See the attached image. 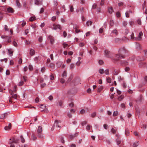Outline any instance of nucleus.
I'll return each instance as SVG.
<instances>
[{"label":"nucleus","instance_id":"41","mask_svg":"<svg viewBox=\"0 0 147 147\" xmlns=\"http://www.w3.org/2000/svg\"><path fill=\"white\" fill-rule=\"evenodd\" d=\"M122 24L124 26H126L127 24V22L126 21H123L122 22Z\"/></svg>","mask_w":147,"mask_h":147},{"label":"nucleus","instance_id":"60","mask_svg":"<svg viewBox=\"0 0 147 147\" xmlns=\"http://www.w3.org/2000/svg\"><path fill=\"white\" fill-rule=\"evenodd\" d=\"M4 29L6 31H8L9 30V29L8 28V27L6 25H5Z\"/></svg>","mask_w":147,"mask_h":147},{"label":"nucleus","instance_id":"34","mask_svg":"<svg viewBox=\"0 0 147 147\" xmlns=\"http://www.w3.org/2000/svg\"><path fill=\"white\" fill-rule=\"evenodd\" d=\"M114 23L113 21V20H111L110 21V25L111 26H113L114 25Z\"/></svg>","mask_w":147,"mask_h":147},{"label":"nucleus","instance_id":"43","mask_svg":"<svg viewBox=\"0 0 147 147\" xmlns=\"http://www.w3.org/2000/svg\"><path fill=\"white\" fill-rule=\"evenodd\" d=\"M70 7V11L71 12H73L74 11V7L73 6H69Z\"/></svg>","mask_w":147,"mask_h":147},{"label":"nucleus","instance_id":"56","mask_svg":"<svg viewBox=\"0 0 147 147\" xmlns=\"http://www.w3.org/2000/svg\"><path fill=\"white\" fill-rule=\"evenodd\" d=\"M117 144V145H119L121 143V141L119 139H117L116 140Z\"/></svg>","mask_w":147,"mask_h":147},{"label":"nucleus","instance_id":"35","mask_svg":"<svg viewBox=\"0 0 147 147\" xmlns=\"http://www.w3.org/2000/svg\"><path fill=\"white\" fill-rule=\"evenodd\" d=\"M12 143H14L15 144H17L19 142V140L18 139H14L13 140L12 142H11Z\"/></svg>","mask_w":147,"mask_h":147},{"label":"nucleus","instance_id":"39","mask_svg":"<svg viewBox=\"0 0 147 147\" xmlns=\"http://www.w3.org/2000/svg\"><path fill=\"white\" fill-rule=\"evenodd\" d=\"M118 114V113L117 111H115L114 112L113 114V116H115L117 115Z\"/></svg>","mask_w":147,"mask_h":147},{"label":"nucleus","instance_id":"10","mask_svg":"<svg viewBox=\"0 0 147 147\" xmlns=\"http://www.w3.org/2000/svg\"><path fill=\"white\" fill-rule=\"evenodd\" d=\"M48 38L50 40L51 43L53 44L54 42V40L53 37L51 36H49Z\"/></svg>","mask_w":147,"mask_h":147},{"label":"nucleus","instance_id":"53","mask_svg":"<svg viewBox=\"0 0 147 147\" xmlns=\"http://www.w3.org/2000/svg\"><path fill=\"white\" fill-rule=\"evenodd\" d=\"M28 68L29 69L30 71H32L33 69V67L31 65H29L28 66Z\"/></svg>","mask_w":147,"mask_h":147},{"label":"nucleus","instance_id":"16","mask_svg":"<svg viewBox=\"0 0 147 147\" xmlns=\"http://www.w3.org/2000/svg\"><path fill=\"white\" fill-rule=\"evenodd\" d=\"M143 35V33L142 32H140L139 34L138 38H137V40H140L141 38V36Z\"/></svg>","mask_w":147,"mask_h":147},{"label":"nucleus","instance_id":"61","mask_svg":"<svg viewBox=\"0 0 147 147\" xmlns=\"http://www.w3.org/2000/svg\"><path fill=\"white\" fill-rule=\"evenodd\" d=\"M122 85L123 86V88H125L126 87V84L124 81H123V83L122 84Z\"/></svg>","mask_w":147,"mask_h":147},{"label":"nucleus","instance_id":"24","mask_svg":"<svg viewBox=\"0 0 147 147\" xmlns=\"http://www.w3.org/2000/svg\"><path fill=\"white\" fill-rule=\"evenodd\" d=\"M20 138L22 142L24 143L25 142V140L22 136L21 135L20 136Z\"/></svg>","mask_w":147,"mask_h":147},{"label":"nucleus","instance_id":"27","mask_svg":"<svg viewBox=\"0 0 147 147\" xmlns=\"http://www.w3.org/2000/svg\"><path fill=\"white\" fill-rule=\"evenodd\" d=\"M98 71L99 73L101 74H102L105 73V71L102 69H100L98 70Z\"/></svg>","mask_w":147,"mask_h":147},{"label":"nucleus","instance_id":"50","mask_svg":"<svg viewBox=\"0 0 147 147\" xmlns=\"http://www.w3.org/2000/svg\"><path fill=\"white\" fill-rule=\"evenodd\" d=\"M35 19V17H31L29 18V20L30 21H32L34 20Z\"/></svg>","mask_w":147,"mask_h":147},{"label":"nucleus","instance_id":"4","mask_svg":"<svg viewBox=\"0 0 147 147\" xmlns=\"http://www.w3.org/2000/svg\"><path fill=\"white\" fill-rule=\"evenodd\" d=\"M51 28L52 30H56L57 29L61 30L62 28V27L59 24H54Z\"/></svg>","mask_w":147,"mask_h":147},{"label":"nucleus","instance_id":"48","mask_svg":"<svg viewBox=\"0 0 147 147\" xmlns=\"http://www.w3.org/2000/svg\"><path fill=\"white\" fill-rule=\"evenodd\" d=\"M79 28V26L77 25H75L73 26V28L74 29H75V30L76 29H77Z\"/></svg>","mask_w":147,"mask_h":147},{"label":"nucleus","instance_id":"64","mask_svg":"<svg viewBox=\"0 0 147 147\" xmlns=\"http://www.w3.org/2000/svg\"><path fill=\"white\" fill-rule=\"evenodd\" d=\"M9 144H11L10 147H15V145L13 143L10 142H9Z\"/></svg>","mask_w":147,"mask_h":147},{"label":"nucleus","instance_id":"6","mask_svg":"<svg viewBox=\"0 0 147 147\" xmlns=\"http://www.w3.org/2000/svg\"><path fill=\"white\" fill-rule=\"evenodd\" d=\"M42 131V127L41 126H39L37 129V136L40 138L43 137V135H42L41 132Z\"/></svg>","mask_w":147,"mask_h":147},{"label":"nucleus","instance_id":"58","mask_svg":"<svg viewBox=\"0 0 147 147\" xmlns=\"http://www.w3.org/2000/svg\"><path fill=\"white\" fill-rule=\"evenodd\" d=\"M87 123V121H83L81 123V124L82 125V126H84V125H86Z\"/></svg>","mask_w":147,"mask_h":147},{"label":"nucleus","instance_id":"55","mask_svg":"<svg viewBox=\"0 0 147 147\" xmlns=\"http://www.w3.org/2000/svg\"><path fill=\"white\" fill-rule=\"evenodd\" d=\"M63 36L65 38L67 36V34L65 31H63Z\"/></svg>","mask_w":147,"mask_h":147},{"label":"nucleus","instance_id":"17","mask_svg":"<svg viewBox=\"0 0 147 147\" xmlns=\"http://www.w3.org/2000/svg\"><path fill=\"white\" fill-rule=\"evenodd\" d=\"M35 51L33 49H31L30 50V53L31 55L32 56L34 55L35 54Z\"/></svg>","mask_w":147,"mask_h":147},{"label":"nucleus","instance_id":"18","mask_svg":"<svg viewBox=\"0 0 147 147\" xmlns=\"http://www.w3.org/2000/svg\"><path fill=\"white\" fill-rule=\"evenodd\" d=\"M117 78L118 81L120 82H123V78H122L121 76H118Z\"/></svg>","mask_w":147,"mask_h":147},{"label":"nucleus","instance_id":"5","mask_svg":"<svg viewBox=\"0 0 147 147\" xmlns=\"http://www.w3.org/2000/svg\"><path fill=\"white\" fill-rule=\"evenodd\" d=\"M127 51L126 50L124 47H123L119 49V50L118 52L119 55H123L126 53Z\"/></svg>","mask_w":147,"mask_h":147},{"label":"nucleus","instance_id":"38","mask_svg":"<svg viewBox=\"0 0 147 147\" xmlns=\"http://www.w3.org/2000/svg\"><path fill=\"white\" fill-rule=\"evenodd\" d=\"M112 33L115 34L116 35L118 34L117 31L115 29L113 30L112 31Z\"/></svg>","mask_w":147,"mask_h":147},{"label":"nucleus","instance_id":"42","mask_svg":"<svg viewBox=\"0 0 147 147\" xmlns=\"http://www.w3.org/2000/svg\"><path fill=\"white\" fill-rule=\"evenodd\" d=\"M50 79L51 80H53L54 79V76L53 74H51L50 76Z\"/></svg>","mask_w":147,"mask_h":147},{"label":"nucleus","instance_id":"20","mask_svg":"<svg viewBox=\"0 0 147 147\" xmlns=\"http://www.w3.org/2000/svg\"><path fill=\"white\" fill-rule=\"evenodd\" d=\"M124 97V95H121L118 97V100L119 101H121L123 100Z\"/></svg>","mask_w":147,"mask_h":147},{"label":"nucleus","instance_id":"46","mask_svg":"<svg viewBox=\"0 0 147 147\" xmlns=\"http://www.w3.org/2000/svg\"><path fill=\"white\" fill-rule=\"evenodd\" d=\"M13 45L15 47H17L18 46V44L15 41H13Z\"/></svg>","mask_w":147,"mask_h":147},{"label":"nucleus","instance_id":"45","mask_svg":"<svg viewBox=\"0 0 147 147\" xmlns=\"http://www.w3.org/2000/svg\"><path fill=\"white\" fill-rule=\"evenodd\" d=\"M116 16L117 17H119L121 16L120 13L119 11L117 12L116 13Z\"/></svg>","mask_w":147,"mask_h":147},{"label":"nucleus","instance_id":"57","mask_svg":"<svg viewBox=\"0 0 147 147\" xmlns=\"http://www.w3.org/2000/svg\"><path fill=\"white\" fill-rule=\"evenodd\" d=\"M137 22L138 24L140 25L141 24V21L140 19H138L137 20Z\"/></svg>","mask_w":147,"mask_h":147},{"label":"nucleus","instance_id":"62","mask_svg":"<svg viewBox=\"0 0 147 147\" xmlns=\"http://www.w3.org/2000/svg\"><path fill=\"white\" fill-rule=\"evenodd\" d=\"M69 107H72L74 106V105L73 102H71V103H69Z\"/></svg>","mask_w":147,"mask_h":147},{"label":"nucleus","instance_id":"14","mask_svg":"<svg viewBox=\"0 0 147 147\" xmlns=\"http://www.w3.org/2000/svg\"><path fill=\"white\" fill-rule=\"evenodd\" d=\"M136 44V49L138 50H139L141 49V46L138 43L135 42Z\"/></svg>","mask_w":147,"mask_h":147},{"label":"nucleus","instance_id":"12","mask_svg":"<svg viewBox=\"0 0 147 147\" xmlns=\"http://www.w3.org/2000/svg\"><path fill=\"white\" fill-rule=\"evenodd\" d=\"M132 12L131 11H130V10H129V11H127L125 13V16L127 18H128L129 17V14L130 13H132Z\"/></svg>","mask_w":147,"mask_h":147},{"label":"nucleus","instance_id":"13","mask_svg":"<svg viewBox=\"0 0 147 147\" xmlns=\"http://www.w3.org/2000/svg\"><path fill=\"white\" fill-rule=\"evenodd\" d=\"M109 52L107 50H105L104 51V54L106 57H110L109 55Z\"/></svg>","mask_w":147,"mask_h":147},{"label":"nucleus","instance_id":"9","mask_svg":"<svg viewBox=\"0 0 147 147\" xmlns=\"http://www.w3.org/2000/svg\"><path fill=\"white\" fill-rule=\"evenodd\" d=\"M11 94L12 95V98L14 99H17V95L16 94H14L13 91H11Z\"/></svg>","mask_w":147,"mask_h":147},{"label":"nucleus","instance_id":"40","mask_svg":"<svg viewBox=\"0 0 147 147\" xmlns=\"http://www.w3.org/2000/svg\"><path fill=\"white\" fill-rule=\"evenodd\" d=\"M109 69H106L105 71V74L106 75H108L109 74Z\"/></svg>","mask_w":147,"mask_h":147},{"label":"nucleus","instance_id":"8","mask_svg":"<svg viewBox=\"0 0 147 147\" xmlns=\"http://www.w3.org/2000/svg\"><path fill=\"white\" fill-rule=\"evenodd\" d=\"M42 1L40 0H34V4L36 5H41L42 3Z\"/></svg>","mask_w":147,"mask_h":147},{"label":"nucleus","instance_id":"21","mask_svg":"<svg viewBox=\"0 0 147 147\" xmlns=\"http://www.w3.org/2000/svg\"><path fill=\"white\" fill-rule=\"evenodd\" d=\"M119 70H115L113 72V74L115 75H117L119 73Z\"/></svg>","mask_w":147,"mask_h":147},{"label":"nucleus","instance_id":"2","mask_svg":"<svg viewBox=\"0 0 147 147\" xmlns=\"http://www.w3.org/2000/svg\"><path fill=\"white\" fill-rule=\"evenodd\" d=\"M124 57V56L123 55H120L119 54H116L115 55V57L114 58H112V60L115 61H117L120 59H121L123 58Z\"/></svg>","mask_w":147,"mask_h":147},{"label":"nucleus","instance_id":"15","mask_svg":"<svg viewBox=\"0 0 147 147\" xmlns=\"http://www.w3.org/2000/svg\"><path fill=\"white\" fill-rule=\"evenodd\" d=\"M78 134L77 133H76L74 135H70L69 136V138L71 139H73L75 137L77 136Z\"/></svg>","mask_w":147,"mask_h":147},{"label":"nucleus","instance_id":"26","mask_svg":"<svg viewBox=\"0 0 147 147\" xmlns=\"http://www.w3.org/2000/svg\"><path fill=\"white\" fill-rule=\"evenodd\" d=\"M16 5L19 7H20V4L19 2V0H16Z\"/></svg>","mask_w":147,"mask_h":147},{"label":"nucleus","instance_id":"3","mask_svg":"<svg viewBox=\"0 0 147 147\" xmlns=\"http://www.w3.org/2000/svg\"><path fill=\"white\" fill-rule=\"evenodd\" d=\"M61 123V121L60 120H56L53 125V126L51 128L52 130H53L54 129V127H55L56 128H60V125L59 123Z\"/></svg>","mask_w":147,"mask_h":147},{"label":"nucleus","instance_id":"54","mask_svg":"<svg viewBox=\"0 0 147 147\" xmlns=\"http://www.w3.org/2000/svg\"><path fill=\"white\" fill-rule=\"evenodd\" d=\"M24 84V82L23 81H21L20 82H19L18 84V85L19 86H22Z\"/></svg>","mask_w":147,"mask_h":147},{"label":"nucleus","instance_id":"1","mask_svg":"<svg viewBox=\"0 0 147 147\" xmlns=\"http://www.w3.org/2000/svg\"><path fill=\"white\" fill-rule=\"evenodd\" d=\"M1 38L4 39L5 42L8 43H10L11 42V36L2 35L1 36Z\"/></svg>","mask_w":147,"mask_h":147},{"label":"nucleus","instance_id":"36","mask_svg":"<svg viewBox=\"0 0 147 147\" xmlns=\"http://www.w3.org/2000/svg\"><path fill=\"white\" fill-rule=\"evenodd\" d=\"M121 39L118 38H116L115 39V43H118L120 42Z\"/></svg>","mask_w":147,"mask_h":147},{"label":"nucleus","instance_id":"28","mask_svg":"<svg viewBox=\"0 0 147 147\" xmlns=\"http://www.w3.org/2000/svg\"><path fill=\"white\" fill-rule=\"evenodd\" d=\"M92 23V22L91 21H88L86 23L87 26H89V25H91Z\"/></svg>","mask_w":147,"mask_h":147},{"label":"nucleus","instance_id":"37","mask_svg":"<svg viewBox=\"0 0 147 147\" xmlns=\"http://www.w3.org/2000/svg\"><path fill=\"white\" fill-rule=\"evenodd\" d=\"M54 6L56 7L58 3L57 1L54 0L53 1Z\"/></svg>","mask_w":147,"mask_h":147},{"label":"nucleus","instance_id":"22","mask_svg":"<svg viewBox=\"0 0 147 147\" xmlns=\"http://www.w3.org/2000/svg\"><path fill=\"white\" fill-rule=\"evenodd\" d=\"M40 108L41 109L40 111H43L45 108V106L43 105H41L39 106Z\"/></svg>","mask_w":147,"mask_h":147},{"label":"nucleus","instance_id":"51","mask_svg":"<svg viewBox=\"0 0 147 147\" xmlns=\"http://www.w3.org/2000/svg\"><path fill=\"white\" fill-rule=\"evenodd\" d=\"M145 4L146 1H145L144 2L143 4L142 5V9L143 11L144 10V9L145 7Z\"/></svg>","mask_w":147,"mask_h":147},{"label":"nucleus","instance_id":"11","mask_svg":"<svg viewBox=\"0 0 147 147\" xmlns=\"http://www.w3.org/2000/svg\"><path fill=\"white\" fill-rule=\"evenodd\" d=\"M8 114L7 113H5L1 115L0 118L2 119H4L7 115Z\"/></svg>","mask_w":147,"mask_h":147},{"label":"nucleus","instance_id":"32","mask_svg":"<svg viewBox=\"0 0 147 147\" xmlns=\"http://www.w3.org/2000/svg\"><path fill=\"white\" fill-rule=\"evenodd\" d=\"M104 27V28L105 27V26H103L102 28H100L99 29V33H102L103 31L104 30H103V28Z\"/></svg>","mask_w":147,"mask_h":147},{"label":"nucleus","instance_id":"47","mask_svg":"<svg viewBox=\"0 0 147 147\" xmlns=\"http://www.w3.org/2000/svg\"><path fill=\"white\" fill-rule=\"evenodd\" d=\"M85 113V111L84 109H82L80 112V113L83 114Z\"/></svg>","mask_w":147,"mask_h":147},{"label":"nucleus","instance_id":"25","mask_svg":"<svg viewBox=\"0 0 147 147\" xmlns=\"http://www.w3.org/2000/svg\"><path fill=\"white\" fill-rule=\"evenodd\" d=\"M62 62L61 61H59L56 64L57 66L58 67H60L62 64Z\"/></svg>","mask_w":147,"mask_h":147},{"label":"nucleus","instance_id":"33","mask_svg":"<svg viewBox=\"0 0 147 147\" xmlns=\"http://www.w3.org/2000/svg\"><path fill=\"white\" fill-rule=\"evenodd\" d=\"M111 131L112 132V133L113 134H115L116 133V130L113 128H112L111 129Z\"/></svg>","mask_w":147,"mask_h":147},{"label":"nucleus","instance_id":"23","mask_svg":"<svg viewBox=\"0 0 147 147\" xmlns=\"http://www.w3.org/2000/svg\"><path fill=\"white\" fill-rule=\"evenodd\" d=\"M130 36H131V39H134L135 40H137V38H135L134 37V34L133 33H132L131 35H130Z\"/></svg>","mask_w":147,"mask_h":147},{"label":"nucleus","instance_id":"49","mask_svg":"<svg viewBox=\"0 0 147 147\" xmlns=\"http://www.w3.org/2000/svg\"><path fill=\"white\" fill-rule=\"evenodd\" d=\"M31 138L33 140H34L36 139V137L34 135H32L31 136Z\"/></svg>","mask_w":147,"mask_h":147},{"label":"nucleus","instance_id":"31","mask_svg":"<svg viewBox=\"0 0 147 147\" xmlns=\"http://www.w3.org/2000/svg\"><path fill=\"white\" fill-rule=\"evenodd\" d=\"M62 76L63 78H65L66 77L67 73L65 71H64L63 72L62 74Z\"/></svg>","mask_w":147,"mask_h":147},{"label":"nucleus","instance_id":"29","mask_svg":"<svg viewBox=\"0 0 147 147\" xmlns=\"http://www.w3.org/2000/svg\"><path fill=\"white\" fill-rule=\"evenodd\" d=\"M108 12L110 13H111L113 12V9L112 7H110L108 9Z\"/></svg>","mask_w":147,"mask_h":147},{"label":"nucleus","instance_id":"19","mask_svg":"<svg viewBox=\"0 0 147 147\" xmlns=\"http://www.w3.org/2000/svg\"><path fill=\"white\" fill-rule=\"evenodd\" d=\"M8 52L9 54V55L11 56L13 55V51H12L11 49H9L8 50Z\"/></svg>","mask_w":147,"mask_h":147},{"label":"nucleus","instance_id":"52","mask_svg":"<svg viewBox=\"0 0 147 147\" xmlns=\"http://www.w3.org/2000/svg\"><path fill=\"white\" fill-rule=\"evenodd\" d=\"M134 21H130L129 22V24L131 26H133L134 24Z\"/></svg>","mask_w":147,"mask_h":147},{"label":"nucleus","instance_id":"30","mask_svg":"<svg viewBox=\"0 0 147 147\" xmlns=\"http://www.w3.org/2000/svg\"><path fill=\"white\" fill-rule=\"evenodd\" d=\"M139 143L138 142H135L133 145V147H137V146L138 145Z\"/></svg>","mask_w":147,"mask_h":147},{"label":"nucleus","instance_id":"59","mask_svg":"<svg viewBox=\"0 0 147 147\" xmlns=\"http://www.w3.org/2000/svg\"><path fill=\"white\" fill-rule=\"evenodd\" d=\"M97 7V4L96 3H94L93 4L92 6V9H95Z\"/></svg>","mask_w":147,"mask_h":147},{"label":"nucleus","instance_id":"44","mask_svg":"<svg viewBox=\"0 0 147 147\" xmlns=\"http://www.w3.org/2000/svg\"><path fill=\"white\" fill-rule=\"evenodd\" d=\"M38 58L39 57H36L34 58V61L36 63L38 61Z\"/></svg>","mask_w":147,"mask_h":147},{"label":"nucleus","instance_id":"63","mask_svg":"<svg viewBox=\"0 0 147 147\" xmlns=\"http://www.w3.org/2000/svg\"><path fill=\"white\" fill-rule=\"evenodd\" d=\"M45 69H46V68L44 67H43L41 68V71L42 72H44L45 71Z\"/></svg>","mask_w":147,"mask_h":147},{"label":"nucleus","instance_id":"7","mask_svg":"<svg viewBox=\"0 0 147 147\" xmlns=\"http://www.w3.org/2000/svg\"><path fill=\"white\" fill-rule=\"evenodd\" d=\"M6 11L9 13H12L14 12V10L12 8L9 7L7 8Z\"/></svg>","mask_w":147,"mask_h":147}]
</instances>
